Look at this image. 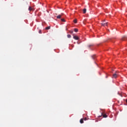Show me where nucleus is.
Returning <instances> with one entry per match:
<instances>
[{"mask_svg": "<svg viewBox=\"0 0 127 127\" xmlns=\"http://www.w3.org/2000/svg\"><path fill=\"white\" fill-rule=\"evenodd\" d=\"M102 26H108V22L105 23V22H102L101 23Z\"/></svg>", "mask_w": 127, "mask_h": 127, "instance_id": "nucleus-1", "label": "nucleus"}, {"mask_svg": "<svg viewBox=\"0 0 127 127\" xmlns=\"http://www.w3.org/2000/svg\"><path fill=\"white\" fill-rule=\"evenodd\" d=\"M28 10H29V11H33V10H34V8H33V7L31 6H29L28 8Z\"/></svg>", "mask_w": 127, "mask_h": 127, "instance_id": "nucleus-2", "label": "nucleus"}, {"mask_svg": "<svg viewBox=\"0 0 127 127\" xmlns=\"http://www.w3.org/2000/svg\"><path fill=\"white\" fill-rule=\"evenodd\" d=\"M118 77V74L117 73H114L113 75L112 78H114L115 79H116V78Z\"/></svg>", "mask_w": 127, "mask_h": 127, "instance_id": "nucleus-3", "label": "nucleus"}, {"mask_svg": "<svg viewBox=\"0 0 127 127\" xmlns=\"http://www.w3.org/2000/svg\"><path fill=\"white\" fill-rule=\"evenodd\" d=\"M73 39L75 40H79V37L77 36H73Z\"/></svg>", "mask_w": 127, "mask_h": 127, "instance_id": "nucleus-4", "label": "nucleus"}, {"mask_svg": "<svg viewBox=\"0 0 127 127\" xmlns=\"http://www.w3.org/2000/svg\"><path fill=\"white\" fill-rule=\"evenodd\" d=\"M63 15V13H62L61 15H59L57 16V18L60 19L61 17Z\"/></svg>", "mask_w": 127, "mask_h": 127, "instance_id": "nucleus-5", "label": "nucleus"}, {"mask_svg": "<svg viewBox=\"0 0 127 127\" xmlns=\"http://www.w3.org/2000/svg\"><path fill=\"white\" fill-rule=\"evenodd\" d=\"M80 124H84V120H83V119H81L80 120Z\"/></svg>", "mask_w": 127, "mask_h": 127, "instance_id": "nucleus-6", "label": "nucleus"}, {"mask_svg": "<svg viewBox=\"0 0 127 127\" xmlns=\"http://www.w3.org/2000/svg\"><path fill=\"white\" fill-rule=\"evenodd\" d=\"M86 11H87V9L84 8L83 10V13H84V14L86 13Z\"/></svg>", "mask_w": 127, "mask_h": 127, "instance_id": "nucleus-7", "label": "nucleus"}, {"mask_svg": "<svg viewBox=\"0 0 127 127\" xmlns=\"http://www.w3.org/2000/svg\"><path fill=\"white\" fill-rule=\"evenodd\" d=\"M45 29L46 30H48L50 29V26H48V27H46Z\"/></svg>", "mask_w": 127, "mask_h": 127, "instance_id": "nucleus-8", "label": "nucleus"}, {"mask_svg": "<svg viewBox=\"0 0 127 127\" xmlns=\"http://www.w3.org/2000/svg\"><path fill=\"white\" fill-rule=\"evenodd\" d=\"M103 118H108V116L106 114H104L103 115Z\"/></svg>", "mask_w": 127, "mask_h": 127, "instance_id": "nucleus-9", "label": "nucleus"}, {"mask_svg": "<svg viewBox=\"0 0 127 127\" xmlns=\"http://www.w3.org/2000/svg\"><path fill=\"white\" fill-rule=\"evenodd\" d=\"M74 31L75 32H78V29H77V28L74 29Z\"/></svg>", "mask_w": 127, "mask_h": 127, "instance_id": "nucleus-10", "label": "nucleus"}, {"mask_svg": "<svg viewBox=\"0 0 127 127\" xmlns=\"http://www.w3.org/2000/svg\"><path fill=\"white\" fill-rule=\"evenodd\" d=\"M62 21H63L64 22H66V21L65 20V19L64 18L61 19Z\"/></svg>", "mask_w": 127, "mask_h": 127, "instance_id": "nucleus-11", "label": "nucleus"}, {"mask_svg": "<svg viewBox=\"0 0 127 127\" xmlns=\"http://www.w3.org/2000/svg\"><path fill=\"white\" fill-rule=\"evenodd\" d=\"M74 23H77V19H75L73 20Z\"/></svg>", "mask_w": 127, "mask_h": 127, "instance_id": "nucleus-12", "label": "nucleus"}, {"mask_svg": "<svg viewBox=\"0 0 127 127\" xmlns=\"http://www.w3.org/2000/svg\"><path fill=\"white\" fill-rule=\"evenodd\" d=\"M68 38H71V35H67Z\"/></svg>", "mask_w": 127, "mask_h": 127, "instance_id": "nucleus-13", "label": "nucleus"}, {"mask_svg": "<svg viewBox=\"0 0 127 127\" xmlns=\"http://www.w3.org/2000/svg\"><path fill=\"white\" fill-rule=\"evenodd\" d=\"M92 59H95V58H96V56H92Z\"/></svg>", "mask_w": 127, "mask_h": 127, "instance_id": "nucleus-14", "label": "nucleus"}, {"mask_svg": "<svg viewBox=\"0 0 127 127\" xmlns=\"http://www.w3.org/2000/svg\"><path fill=\"white\" fill-rule=\"evenodd\" d=\"M69 32L70 33H71V34H73V31H70Z\"/></svg>", "mask_w": 127, "mask_h": 127, "instance_id": "nucleus-15", "label": "nucleus"}, {"mask_svg": "<svg viewBox=\"0 0 127 127\" xmlns=\"http://www.w3.org/2000/svg\"><path fill=\"white\" fill-rule=\"evenodd\" d=\"M84 121H87V118H84Z\"/></svg>", "mask_w": 127, "mask_h": 127, "instance_id": "nucleus-16", "label": "nucleus"}, {"mask_svg": "<svg viewBox=\"0 0 127 127\" xmlns=\"http://www.w3.org/2000/svg\"><path fill=\"white\" fill-rule=\"evenodd\" d=\"M90 46H93V45H89V47H90Z\"/></svg>", "mask_w": 127, "mask_h": 127, "instance_id": "nucleus-17", "label": "nucleus"}, {"mask_svg": "<svg viewBox=\"0 0 127 127\" xmlns=\"http://www.w3.org/2000/svg\"><path fill=\"white\" fill-rule=\"evenodd\" d=\"M39 33H41V31H39Z\"/></svg>", "mask_w": 127, "mask_h": 127, "instance_id": "nucleus-18", "label": "nucleus"}, {"mask_svg": "<svg viewBox=\"0 0 127 127\" xmlns=\"http://www.w3.org/2000/svg\"><path fill=\"white\" fill-rule=\"evenodd\" d=\"M126 103H127V99H126Z\"/></svg>", "mask_w": 127, "mask_h": 127, "instance_id": "nucleus-19", "label": "nucleus"}, {"mask_svg": "<svg viewBox=\"0 0 127 127\" xmlns=\"http://www.w3.org/2000/svg\"><path fill=\"white\" fill-rule=\"evenodd\" d=\"M102 116H103V113H101Z\"/></svg>", "mask_w": 127, "mask_h": 127, "instance_id": "nucleus-20", "label": "nucleus"}]
</instances>
